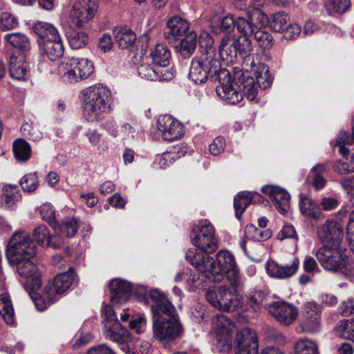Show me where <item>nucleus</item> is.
<instances>
[{
  "label": "nucleus",
  "mask_w": 354,
  "mask_h": 354,
  "mask_svg": "<svg viewBox=\"0 0 354 354\" xmlns=\"http://www.w3.org/2000/svg\"><path fill=\"white\" fill-rule=\"evenodd\" d=\"M149 296L151 306L152 337L160 343H173L184 334L185 329L176 307L167 295L158 289H152Z\"/></svg>",
  "instance_id": "nucleus-1"
},
{
  "label": "nucleus",
  "mask_w": 354,
  "mask_h": 354,
  "mask_svg": "<svg viewBox=\"0 0 354 354\" xmlns=\"http://www.w3.org/2000/svg\"><path fill=\"white\" fill-rule=\"evenodd\" d=\"M186 260L212 282H220L224 276L231 286L240 287L241 279L234 256L227 250H221L216 260L205 253H196V249L187 250Z\"/></svg>",
  "instance_id": "nucleus-2"
},
{
  "label": "nucleus",
  "mask_w": 354,
  "mask_h": 354,
  "mask_svg": "<svg viewBox=\"0 0 354 354\" xmlns=\"http://www.w3.org/2000/svg\"><path fill=\"white\" fill-rule=\"evenodd\" d=\"M196 57L209 76L218 81L217 94L230 104L238 103L242 99V95L232 86V75L228 70L221 68V63L214 51L205 49Z\"/></svg>",
  "instance_id": "nucleus-3"
},
{
  "label": "nucleus",
  "mask_w": 354,
  "mask_h": 354,
  "mask_svg": "<svg viewBox=\"0 0 354 354\" xmlns=\"http://www.w3.org/2000/svg\"><path fill=\"white\" fill-rule=\"evenodd\" d=\"M110 91L102 85H94L82 91L83 113L88 121H95L104 118L110 106Z\"/></svg>",
  "instance_id": "nucleus-4"
},
{
  "label": "nucleus",
  "mask_w": 354,
  "mask_h": 354,
  "mask_svg": "<svg viewBox=\"0 0 354 354\" xmlns=\"http://www.w3.org/2000/svg\"><path fill=\"white\" fill-rule=\"evenodd\" d=\"M339 245L324 244L315 253L321 266L326 271L344 274L354 272V263L351 262Z\"/></svg>",
  "instance_id": "nucleus-5"
},
{
  "label": "nucleus",
  "mask_w": 354,
  "mask_h": 354,
  "mask_svg": "<svg viewBox=\"0 0 354 354\" xmlns=\"http://www.w3.org/2000/svg\"><path fill=\"white\" fill-rule=\"evenodd\" d=\"M6 254L10 264H19L35 257L36 245L28 233L15 232L8 241Z\"/></svg>",
  "instance_id": "nucleus-6"
},
{
  "label": "nucleus",
  "mask_w": 354,
  "mask_h": 354,
  "mask_svg": "<svg viewBox=\"0 0 354 354\" xmlns=\"http://www.w3.org/2000/svg\"><path fill=\"white\" fill-rule=\"evenodd\" d=\"M93 72L92 62L85 58H67L58 67L59 75L66 84H74L86 79Z\"/></svg>",
  "instance_id": "nucleus-7"
},
{
  "label": "nucleus",
  "mask_w": 354,
  "mask_h": 354,
  "mask_svg": "<svg viewBox=\"0 0 354 354\" xmlns=\"http://www.w3.org/2000/svg\"><path fill=\"white\" fill-rule=\"evenodd\" d=\"M238 288L222 285L217 288L209 290L205 294V297L210 304L219 310L234 311L241 305Z\"/></svg>",
  "instance_id": "nucleus-8"
},
{
  "label": "nucleus",
  "mask_w": 354,
  "mask_h": 354,
  "mask_svg": "<svg viewBox=\"0 0 354 354\" xmlns=\"http://www.w3.org/2000/svg\"><path fill=\"white\" fill-rule=\"evenodd\" d=\"M190 238L192 243L201 250L196 253L209 254L218 248L214 227L207 220H202L193 227Z\"/></svg>",
  "instance_id": "nucleus-9"
},
{
  "label": "nucleus",
  "mask_w": 354,
  "mask_h": 354,
  "mask_svg": "<svg viewBox=\"0 0 354 354\" xmlns=\"http://www.w3.org/2000/svg\"><path fill=\"white\" fill-rule=\"evenodd\" d=\"M251 39L243 37L238 38L226 35L221 40L219 54L222 59L227 64H233L236 61L238 54L246 55L252 50Z\"/></svg>",
  "instance_id": "nucleus-10"
},
{
  "label": "nucleus",
  "mask_w": 354,
  "mask_h": 354,
  "mask_svg": "<svg viewBox=\"0 0 354 354\" xmlns=\"http://www.w3.org/2000/svg\"><path fill=\"white\" fill-rule=\"evenodd\" d=\"M98 6V0L77 1L70 11L69 22L75 27H87L97 11Z\"/></svg>",
  "instance_id": "nucleus-11"
},
{
  "label": "nucleus",
  "mask_w": 354,
  "mask_h": 354,
  "mask_svg": "<svg viewBox=\"0 0 354 354\" xmlns=\"http://www.w3.org/2000/svg\"><path fill=\"white\" fill-rule=\"evenodd\" d=\"M238 31L246 38L253 37L259 48L263 50L270 49L274 44L273 37L270 32L258 27L253 22V18L239 19L238 21Z\"/></svg>",
  "instance_id": "nucleus-12"
},
{
  "label": "nucleus",
  "mask_w": 354,
  "mask_h": 354,
  "mask_svg": "<svg viewBox=\"0 0 354 354\" xmlns=\"http://www.w3.org/2000/svg\"><path fill=\"white\" fill-rule=\"evenodd\" d=\"M322 310V306L314 301L304 304V319L300 324L303 332L315 333L320 330Z\"/></svg>",
  "instance_id": "nucleus-13"
},
{
  "label": "nucleus",
  "mask_w": 354,
  "mask_h": 354,
  "mask_svg": "<svg viewBox=\"0 0 354 354\" xmlns=\"http://www.w3.org/2000/svg\"><path fill=\"white\" fill-rule=\"evenodd\" d=\"M268 313L281 324L288 326L296 320L298 315V309L290 303L277 301L269 305Z\"/></svg>",
  "instance_id": "nucleus-14"
},
{
  "label": "nucleus",
  "mask_w": 354,
  "mask_h": 354,
  "mask_svg": "<svg viewBox=\"0 0 354 354\" xmlns=\"http://www.w3.org/2000/svg\"><path fill=\"white\" fill-rule=\"evenodd\" d=\"M138 75L151 81H166L171 80L174 75L169 68H160L151 64L148 57H142L137 67Z\"/></svg>",
  "instance_id": "nucleus-15"
},
{
  "label": "nucleus",
  "mask_w": 354,
  "mask_h": 354,
  "mask_svg": "<svg viewBox=\"0 0 354 354\" xmlns=\"http://www.w3.org/2000/svg\"><path fill=\"white\" fill-rule=\"evenodd\" d=\"M73 270L70 268L66 272L57 274L54 279L44 288V294L51 301H55L57 295L63 294L71 286L73 280Z\"/></svg>",
  "instance_id": "nucleus-16"
},
{
  "label": "nucleus",
  "mask_w": 354,
  "mask_h": 354,
  "mask_svg": "<svg viewBox=\"0 0 354 354\" xmlns=\"http://www.w3.org/2000/svg\"><path fill=\"white\" fill-rule=\"evenodd\" d=\"M231 84L242 95V98H243L244 95L250 101L256 99L259 92V86L256 79L251 76V75L243 73L240 75H237L235 78L232 77Z\"/></svg>",
  "instance_id": "nucleus-17"
},
{
  "label": "nucleus",
  "mask_w": 354,
  "mask_h": 354,
  "mask_svg": "<svg viewBox=\"0 0 354 354\" xmlns=\"http://www.w3.org/2000/svg\"><path fill=\"white\" fill-rule=\"evenodd\" d=\"M258 348V339L253 330L244 328L236 333V354H259Z\"/></svg>",
  "instance_id": "nucleus-18"
},
{
  "label": "nucleus",
  "mask_w": 354,
  "mask_h": 354,
  "mask_svg": "<svg viewBox=\"0 0 354 354\" xmlns=\"http://www.w3.org/2000/svg\"><path fill=\"white\" fill-rule=\"evenodd\" d=\"M157 128L162 133L163 139L169 142L180 139L184 134L182 123L169 115L158 118Z\"/></svg>",
  "instance_id": "nucleus-19"
},
{
  "label": "nucleus",
  "mask_w": 354,
  "mask_h": 354,
  "mask_svg": "<svg viewBox=\"0 0 354 354\" xmlns=\"http://www.w3.org/2000/svg\"><path fill=\"white\" fill-rule=\"evenodd\" d=\"M261 191L270 196L279 213L285 214L289 211L290 195L286 189L275 185H266L262 187Z\"/></svg>",
  "instance_id": "nucleus-20"
},
{
  "label": "nucleus",
  "mask_w": 354,
  "mask_h": 354,
  "mask_svg": "<svg viewBox=\"0 0 354 354\" xmlns=\"http://www.w3.org/2000/svg\"><path fill=\"white\" fill-rule=\"evenodd\" d=\"M264 198L257 192L243 191L239 192L234 198V208L236 217L241 220L243 213L252 203H263Z\"/></svg>",
  "instance_id": "nucleus-21"
},
{
  "label": "nucleus",
  "mask_w": 354,
  "mask_h": 354,
  "mask_svg": "<svg viewBox=\"0 0 354 354\" xmlns=\"http://www.w3.org/2000/svg\"><path fill=\"white\" fill-rule=\"evenodd\" d=\"M167 30L164 35L169 41L180 40L189 34V25L187 21L179 17H174L167 23Z\"/></svg>",
  "instance_id": "nucleus-22"
},
{
  "label": "nucleus",
  "mask_w": 354,
  "mask_h": 354,
  "mask_svg": "<svg viewBox=\"0 0 354 354\" xmlns=\"http://www.w3.org/2000/svg\"><path fill=\"white\" fill-rule=\"evenodd\" d=\"M317 235L324 244L339 245L343 237V232L335 223L327 221L317 230Z\"/></svg>",
  "instance_id": "nucleus-23"
},
{
  "label": "nucleus",
  "mask_w": 354,
  "mask_h": 354,
  "mask_svg": "<svg viewBox=\"0 0 354 354\" xmlns=\"http://www.w3.org/2000/svg\"><path fill=\"white\" fill-rule=\"evenodd\" d=\"M299 261L294 259L290 265H281L276 261H271L267 263V272L272 277L278 279H288L293 276L297 271Z\"/></svg>",
  "instance_id": "nucleus-24"
},
{
  "label": "nucleus",
  "mask_w": 354,
  "mask_h": 354,
  "mask_svg": "<svg viewBox=\"0 0 354 354\" xmlns=\"http://www.w3.org/2000/svg\"><path fill=\"white\" fill-rule=\"evenodd\" d=\"M111 301L115 303L125 302L133 290L132 284L125 280L115 279L109 284Z\"/></svg>",
  "instance_id": "nucleus-25"
},
{
  "label": "nucleus",
  "mask_w": 354,
  "mask_h": 354,
  "mask_svg": "<svg viewBox=\"0 0 354 354\" xmlns=\"http://www.w3.org/2000/svg\"><path fill=\"white\" fill-rule=\"evenodd\" d=\"M151 64L160 68H169L171 53L168 47L163 44H158L151 50L149 55L147 56Z\"/></svg>",
  "instance_id": "nucleus-26"
},
{
  "label": "nucleus",
  "mask_w": 354,
  "mask_h": 354,
  "mask_svg": "<svg viewBox=\"0 0 354 354\" xmlns=\"http://www.w3.org/2000/svg\"><path fill=\"white\" fill-rule=\"evenodd\" d=\"M32 30L42 40V44L60 37L53 24L44 21H37L33 24Z\"/></svg>",
  "instance_id": "nucleus-27"
},
{
  "label": "nucleus",
  "mask_w": 354,
  "mask_h": 354,
  "mask_svg": "<svg viewBox=\"0 0 354 354\" xmlns=\"http://www.w3.org/2000/svg\"><path fill=\"white\" fill-rule=\"evenodd\" d=\"M24 58H18L12 55L10 58V75L17 80H26L28 78L29 71L27 64L24 62Z\"/></svg>",
  "instance_id": "nucleus-28"
},
{
  "label": "nucleus",
  "mask_w": 354,
  "mask_h": 354,
  "mask_svg": "<svg viewBox=\"0 0 354 354\" xmlns=\"http://www.w3.org/2000/svg\"><path fill=\"white\" fill-rule=\"evenodd\" d=\"M270 299V295L268 292L255 290L249 294L248 304L254 311H259L263 308L268 310L271 304L269 302Z\"/></svg>",
  "instance_id": "nucleus-29"
},
{
  "label": "nucleus",
  "mask_w": 354,
  "mask_h": 354,
  "mask_svg": "<svg viewBox=\"0 0 354 354\" xmlns=\"http://www.w3.org/2000/svg\"><path fill=\"white\" fill-rule=\"evenodd\" d=\"M44 53L51 61H55L62 57L64 51L61 36L42 44Z\"/></svg>",
  "instance_id": "nucleus-30"
},
{
  "label": "nucleus",
  "mask_w": 354,
  "mask_h": 354,
  "mask_svg": "<svg viewBox=\"0 0 354 354\" xmlns=\"http://www.w3.org/2000/svg\"><path fill=\"white\" fill-rule=\"evenodd\" d=\"M114 32L115 39L122 49L131 48L136 41V34L127 27L115 28Z\"/></svg>",
  "instance_id": "nucleus-31"
},
{
  "label": "nucleus",
  "mask_w": 354,
  "mask_h": 354,
  "mask_svg": "<svg viewBox=\"0 0 354 354\" xmlns=\"http://www.w3.org/2000/svg\"><path fill=\"white\" fill-rule=\"evenodd\" d=\"M299 209L301 214L310 219H318L322 215L319 205L309 197L300 198Z\"/></svg>",
  "instance_id": "nucleus-32"
},
{
  "label": "nucleus",
  "mask_w": 354,
  "mask_h": 354,
  "mask_svg": "<svg viewBox=\"0 0 354 354\" xmlns=\"http://www.w3.org/2000/svg\"><path fill=\"white\" fill-rule=\"evenodd\" d=\"M15 158L19 162L28 161L31 155V147L24 138H17L12 143Z\"/></svg>",
  "instance_id": "nucleus-33"
},
{
  "label": "nucleus",
  "mask_w": 354,
  "mask_h": 354,
  "mask_svg": "<svg viewBox=\"0 0 354 354\" xmlns=\"http://www.w3.org/2000/svg\"><path fill=\"white\" fill-rule=\"evenodd\" d=\"M188 76L196 84L204 83L210 77L196 57L192 60Z\"/></svg>",
  "instance_id": "nucleus-34"
},
{
  "label": "nucleus",
  "mask_w": 354,
  "mask_h": 354,
  "mask_svg": "<svg viewBox=\"0 0 354 354\" xmlns=\"http://www.w3.org/2000/svg\"><path fill=\"white\" fill-rule=\"evenodd\" d=\"M216 334L233 335L236 331L235 324L226 315H218L214 319Z\"/></svg>",
  "instance_id": "nucleus-35"
},
{
  "label": "nucleus",
  "mask_w": 354,
  "mask_h": 354,
  "mask_svg": "<svg viewBox=\"0 0 354 354\" xmlns=\"http://www.w3.org/2000/svg\"><path fill=\"white\" fill-rule=\"evenodd\" d=\"M5 41L13 48L21 51H28L30 48V43L28 38L22 33H8L4 36Z\"/></svg>",
  "instance_id": "nucleus-36"
},
{
  "label": "nucleus",
  "mask_w": 354,
  "mask_h": 354,
  "mask_svg": "<svg viewBox=\"0 0 354 354\" xmlns=\"http://www.w3.org/2000/svg\"><path fill=\"white\" fill-rule=\"evenodd\" d=\"M57 230L56 233L61 234L66 237L73 236L79 229L78 220L74 217L64 218L61 224L56 223Z\"/></svg>",
  "instance_id": "nucleus-37"
},
{
  "label": "nucleus",
  "mask_w": 354,
  "mask_h": 354,
  "mask_svg": "<svg viewBox=\"0 0 354 354\" xmlns=\"http://www.w3.org/2000/svg\"><path fill=\"white\" fill-rule=\"evenodd\" d=\"M196 37V32L191 31L180 39L179 53L183 58L189 57L195 50L197 43Z\"/></svg>",
  "instance_id": "nucleus-38"
},
{
  "label": "nucleus",
  "mask_w": 354,
  "mask_h": 354,
  "mask_svg": "<svg viewBox=\"0 0 354 354\" xmlns=\"http://www.w3.org/2000/svg\"><path fill=\"white\" fill-rule=\"evenodd\" d=\"M272 231L269 229L258 228L253 224H248L245 229V237L255 241H264L272 236Z\"/></svg>",
  "instance_id": "nucleus-39"
},
{
  "label": "nucleus",
  "mask_w": 354,
  "mask_h": 354,
  "mask_svg": "<svg viewBox=\"0 0 354 354\" xmlns=\"http://www.w3.org/2000/svg\"><path fill=\"white\" fill-rule=\"evenodd\" d=\"M11 265L17 266L19 274L24 278L37 279L39 276L38 268L37 266L31 261V259L21 261V263L19 264Z\"/></svg>",
  "instance_id": "nucleus-40"
},
{
  "label": "nucleus",
  "mask_w": 354,
  "mask_h": 354,
  "mask_svg": "<svg viewBox=\"0 0 354 354\" xmlns=\"http://www.w3.org/2000/svg\"><path fill=\"white\" fill-rule=\"evenodd\" d=\"M0 314L7 324H14V309L12 301L6 295H0Z\"/></svg>",
  "instance_id": "nucleus-41"
},
{
  "label": "nucleus",
  "mask_w": 354,
  "mask_h": 354,
  "mask_svg": "<svg viewBox=\"0 0 354 354\" xmlns=\"http://www.w3.org/2000/svg\"><path fill=\"white\" fill-rule=\"evenodd\" d=\"M66 37L70 46L73 49L84 48L88 41V35L84 31L71 30L67 32Z\"/></svg>",
  "instance_id": "nucleus-42"
},
{
  "label": "nucleus",
  "mask_w": 354,
  "mask_h": 354,
  "mask_svg": "<svg viewBox=\"0 0 354 354\" xmlns=\"http://www.w3.org/2000/svg\"><path fill=\"white\" fill-rule=\"evenodd\" d=\"M243 61L242 63L243 69L245 71V74L257 75L261 71V65H266L265 64L260 63L258 59L255 57L254 55L249 53L243 55Z\"/></svg>",
  "instance_id": "nucleus-43"
},
{
  "label": "nucleus",
  "mask_w": 354,
  "mask_h": 354,
  "mask_svg": "<svg viewBox=\"0 0 354 354\" xmlns=\"http://www.w3.org/2000/svg\"><path fill=\"white\" fill-rule=\"evenodd\" d=\"M106 335L113 342L121 343L124 340L127 331L120 322H115L114 325H106Z\"/></svg>",
  "instance_id": "nucleus-44"
},
{
  "label": "nucleus",
  "mask_w": 354,
  "mask_h": 354,
  "mask_svg": "<svg viewBox=\"0 0 354 354\" xmlns=\"http://www.w3.org/2000/svg\"><path fill=\"white\" fill-rule=\"evenodd\" d=\"M295 354H319L316 344L308 339H300L295 345Z\"/></svg>",
  "instance_id": "nucleus-45"
},
{
  "label": "nucleus",
  "mask_w": 354,
  "mask_h": 354,
  "mask_svg": "<svg viewBox=\"0 0 354 354\" xmlns=\"http://www.w3.org/2000/svg\"><path fill=\"white\" fill-rule=\"evenodd\" d=\"M233 335L216 334V350L221 354H228L232 348Z\"/></svg>",
  "instance_id": "nucleus-46"
},
{
  "label": "nucleus",
  "mask_w": 354,
  "mask_h": 354,
  "mask_svg": "<svg viewBox=\"0 0 354 354\" xmlns=\"http://www.w3.org/2000/svg\"><path fill=\"white\" fill-rule=\"evenodd\" d=\"M3 194L5 197V206L7 207H12L21 197L20 192L17 185H6L3 189Z\"/></svg>",
  "instance_id": "nucleus-47"
},
{
  "label": "nucleus",
  "mask_w": 354,
  "mask_h": 354,
  "mask_svg": "<svg viewBox=\"0 0 354 354\" xmlns=\"http://www.w3.org/2000/svg\"><path fill=\"white\" fill-rule=\"evenodd\" d=\"M178 153V151H170L158 154L155 158L153 164L160 169H165L180 157Z\"/></svg>",
  "instance_id": "nucleus-48"
},
{
  "label": "nucleus",
  "mask_w": 354,
  "mask_h": 354,
  "mask_svg": "<svg viewBox=\"0 0 354 354\" xmlns=\"http://www.w3.org/2000/svg\"><path fill=\"white\" fill-rule=\"evenodd\" d=\"M19 184L24 192L32 193L39 186V180L37 172H31L24 175L21 179Z\"/></svg>",
  "instance_id": "nucleus-49"
},
{
  "label": "nucleus",
  "mask_w": 354,
  "mask_h": 354,
  "mask_svg": "<svg viewBox=\"0 0 354 354\" xmlns=\"http://www.w3.org/2000/svg\"><path fill=\"white\" fill-rule=\"evenodd\" d=\"M289 17L284 12H279L273 15L272 19L270 22L272 30L277 32H282L288 26Z\"/></svg>",
  "instance_id": "nucleus-50"
},
{
  "label": "nucleus",
  "mask_w": 354,
  "mask_h": 354,
  "mask_svg": "<svg viewBox=\"0 0 354 354\" xmlns=\"http://www.w3.org/2000/svg\"><path fill=\"white\" fill-rule=\"evenodd\" d=\"M261 71L254 75L259 88L265 90L272 85L273 78L267 65H261Z\"/></svg>",
  "instance_id": "nucleus-51"
},
{
  "label": "nucleus",
  "mask_w": 354,
  "mask_h": 354,
  "mask_svg": "<svg viewBox=\"0 0 354 354\" xmlns=\"http://www.w3.org/2000/svg\"><path fill=\"white\" fill-rule=\"evenodd\" d=\"M39 212L41 218L48 222L55 230H57L55 211L53 206L50 203H44L39 207Z\"/></svg>",
  "instance_id": "nucleus-52"
},
{
  "label": "nucleus",
  "mask_w": 354,
  "mask_h": 354,
  "mask_svg": "<svg viewBox=\"0 0 354 354\" xmlns=\"http://www.w3.org/2000/svg\"><path fill=\"white\" fill-rule=\"evenodd\" d=\"M333 170L338 174H345L354 172V152L346 161L337 160L333 166Z\"/></svg>",
  "instance_id": "nucleus-53"
},
{
  "label": "nucleus",
  "mask_w": 354,
  "mask_h": 354,
  "mask_svg": "<svg viewBox=\"0 0 354 354\" xmlns=\"http://www.w3.org/2000/svg\"><path fill=\"white\" fill-rule=\"evenodd\" d=\"M351 6V0H330L326 8L330 14L345 12Z\"/></svg>",
  "instance_id": "nucleus-54"
},
{
  "label": "nucleus",
  "mask_w": 354,
  "mask_h": 354,
  "mask_svg": "<svg viewBox=\"0 0 354 354\" xmlns=\"http://www.w3.org/2000/svg\"><path fill=\"white\" fill-rule=\"evenodd\" d=\"M20 131L21 134L28 140L38 141L42 138V133L39 129L27 122L21 125Z\"/></svg>",
  "instance_id": "nucleus-55"
},
{
  "label": "nucleus",
  "mask_w": 354,
  "mask_h": 354,
  "mask_svg": "<svg viewBox=\"0 0 354 354\" xmlns=\"http://www.w3.org/2000/svg\"><path fill=\"white\" fill-rule=\"evenodd\" d=\"M239 19H245L243 17H237L234 19L232 15H227L219 19L221 30L224 32H230L234 27L238 30V21Z\"/></svg>",
  "instance_id": "nucleus-56"
},
{
  "label": "nucleus",
  "mask_w": 354,
  "mask_h": 354,
  "mask_svg": "<svg viewBox=\"0 0 354 354\" xmlns=\"http://www.w3.org/2000/svg\"><path fill=\"white\" fill-rule=\"evenodd\" d=\"M50 232L45 225H39L35 228L33 231V238L40 245L45 247V245L49 243L48 241L50 237Z\"/></svg>",
  "instance_id": "nucleus-57"
},
{
  "label": "nucleus",
  "mask_w": 354,
  "mask_h": 354,
  "mask_svg": "<svg viewBox=\"0 0 354 354\" xmlns=\"http://www.w3.org/2000/svg\"><path fill=\"white\" fill-rule=\"evenodd\" d=\"M18 26L17 19L8 12H3L0 17V29L7 31Z\"/></svg>",
  "instance_id": "nucleus-58"
},
{
  "label": "nucleus",
  "mask_w": 354,
  "mask_h": 354,
  "mask_svg": "<svg viewBox=\"0 0 354 354\" xmlns=\"http://www.w3.org/2000/svg\"><path fill=\"white\" fill-rule=\"evenodd\" d=\"M46 298L39 295L37 292L32 291L29 293V296L33 301L37 309L39 311H44L48 306L55 301H51L48 298V296L45 294Z\"/></svg>",
  "instance_id": "nucleus-59"
},
{
  "label": "nucleus",
  "mask_w": 354,
  "mask_h": 354,
  "mask_svg": "<svg viewBox=\"0 0 354 354\" xmlns=\"http://www.w3.org/2000/svg\"><path fill=\"white\" fill-rule=\"evenodd\" d=\"M277 239L283 240L285 239H293L295 241L298 240V236L295 227L291 225H284L281 231L277 234Z\"/></svg>",
  "instance_id": "nucleus-60"
},
{
  "label": "nucleus",
  "mask_w": 354,
  "mask_h": 354,
  "mask_svg": "<svg viewBox=\"0 0 354 354\" xmlns=\"http://www.w3.org/2000/svg\"><path fill=\"white\" fill-rule=\"evenodd\" d=\"M347 239L351 250L354 253V210L349 215V221L347 224Z\"/></svg>",
  "instance_id": "nucleus-61"
},
{
  "label": "nucleus",
  "mask_w": 354,
  "mask_h": 354,
  "mask_svg": "<svg viewBox=\"0 0 354 354\" xmlns=\"http://www.w3.org/2000/svg\"><path fill=\"white\" fill-rule=\"evenodd\" d=\"M341 328L342 335L346 339L354 341V319L346 320Z\"/></svg>",
  "instance_id": "nucleus-62"
},
{
  "label": "nucleus",
  "mask_w": 354,
  "mask_h": 354,
  "mask_svg": "<svg viewBox=\"0 0 354 354\" xmlns=\"http://www.w3.org/2000/svg\"><path fill=\"white\" fill-rule=\"evenodd\" d=\"M301 27L297 24H293L287 26L285 30L282 32H283V37L286 39L291 40L297 38L301 33Z\"/></svg>",
  "instance_id": "nucleus-63"
},
{
  "label": "nucleus",
  "mask_w": 354,
  "mask_h": 354,
  "mask_svg": "<svg viewBox=\"0 0 354 354\" xmlns=\"http://www.w3.org/2000/svg\"><path fill=\"white\" fill-rule=\"evenodd\" d=\"M225 145V139L223 137H217L214 140V142L209 145V152L214 155L216 156L219 154L224 149V147Z\"/></svg>",
  "instance_id": "nucleus-64"
}]
</instances>
